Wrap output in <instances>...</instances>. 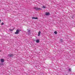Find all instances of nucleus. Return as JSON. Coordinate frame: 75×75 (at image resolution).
I'll return each instance as SVG.
<instances>
[{
	"label": "nucleus",
	"instance_id": "obj_2",
	"mask_svg": "<svg viewBox=\"0 0 75 75\" xmlns=\"http://www.w3.org/2000/svg\"><path fill=\"white\" fill-rule=\"evenodd\" d=\"M19 30H16V32L15 33V34H18L19 33Z\"/></svg>",
	"mask_w": 75,
	"mask_h": 75
},
{
	"label": "nucleus",
	"instance_id": "obj_16",
	"mask_svg": "<svg viewBox=\"0 0 75 75\" xmlns=\"http://www.w3.org/2000/svg\"><path fill=\"white\" fill-rule=\"evenodd\" d=\"M1 22V20H0V23Z\"/></svg>",
	"mask_w": 75,
	"mask_h": 75
},
{
	"label": "nucleus",
	"instance_id": "obj_11",
	"mask_svg": "<svg viewBox=\"0 0 75 75\" xmlns=\"http://www.w3.org/2000/svg\"><path fill=\"white\" fill-rule=\"evenodd\" d=\"M69 71H70V72H71V69H69Z\"/></svg>",
	"mask_w": 75,
	"mask_h": 75
},
{
	"label": "nucleus",
	"instance_id": "obj_8",
	"mask_svg": "<svg viewBox=\"0 0 75 75\" xmlns=\"http://www.w3.org/2000/svg\"><path fill=\"white\" fill-rule=\"evenodd\" d=\"M36 42L37 43H38L40 42V40H36Z\"/></svg>",
	"mask_w": 75,
	"mask_h": 75
},
{
	"label": "nucleus",
	"instance_id": "obj_12",
	"mask_svg": "<svg viewBox=\"0 0 75 75\" xmlns=\"http://www.w3.org/2000/svg\"><path fill=\"white\" fill-rule=\"evenodd\" d=\"M10 31H13V29H10Z\"/></svg>",
	"mask_w": 75,
	"mask_h": 75
},
{
	"label": "nucleus",
	"instance_id": "obj_7",
	"mask_svg": "<svg viewBox=\"0 0 75 75\" xmlns=\"http://www.w3.org/2000/svg\"><path fill=\"white\" fill-rule=\"evenodd\" d=\"M41 33V32L39 31L38 32V36H40V34Z\"/></svg>",
	"mask_w": 75,
	"mask_h": 75
},
{
	"label": "nucleus",
	"instance_id": "obj_13",
	"mask_svg": "<svg viewBox=\"0 0 75 75\" xmlns=\"http://www.w3.org/2000/svg\"><path fill=\"white\" fill-rule=\"evenodd\" d=\"M2 25H3L4 24V23L3 22H2L1 23Z\"/></svg>",
	"mask_w": 75,
	"mask_h": 75
},
{
	"label": "nucleus",
	"instance_id": "obj_17",
	"mask_svg": "<svg viewBox=\"0 0 75 75\" xmlns=\"http://www.w3.org/2000/svg\"><path fill=\"white\" fill-rule=\"evenodd\" d=\"M28 34H30L29 33Z\"/></svg>",
	"mask_w": 75,
	"mask_h": 75
},
{
	"label": "nucleus",
	"instance_id": "obj_10",
	"mask_svg": "<svg viewBox=\"0 0 75 75\" xmlns=\"http://www.w3.org/2000/svg\"><path fill=\"white\" fill-rule=\"evenodd\" d=\"M54 33L55 34H57V32L55 31L54 32Z\"/></svg>",
	"mask_w": 75,
	"mask_h": 75
},
{
	"label": "nucleus",
	"instance_id": "obj_9",
	"mask_svg": "<svg viewBox=\"0 0 75 75\" xmlns=\"http://www.w3.org/2000/svg\"><path fill=\"white\" fill-rule=\"evenodd\" d=\"M42 8H47V7L45 6H43Z\"/></svg>",
	"mask_w": 75,
	"mask_h": 75
},
{
	"label": "nucleus",
	"instance_id": "obj_4",
	"mask_svg": "<svg viewBox=\"0 0 75 75\" xmlns=\"http://www.w3.org/2000/svg\"><path fill=\"white\" fill-rule=\"evenodd\" d=\"M8 56L9 57H12L13 56V54H9Z\"/></svg>",
	"mask_w": 75,
	"mask_h": 75
},
{
	"label": "nucleus",
	"instance_id": "obj_6",
	"mask_svg": "<svg viewBox=\"0 0 75 75\" xmlns=\"http://www.w3.org/2000/svg\"><path fill=\"white\" fill-rule=\"evenodd\" d=\"M32 19H35V20H37V19H38V18L33 17H32Z\"/></svg>",
	"mask_w": 75,
	"mask_h": 75
},
{
	"label": "nucleus",
	"instance_id": "obj_14",
	"mask_svg": "<svg viewBox=\"0 0 75 75\" xmlns=\"http://www.w3.org/2000/svg\"><path fill=\"white\" fill-rule=\"evenodd\" d=\"M28 33H30V31L28 30Z\"/></svg>",
	"mask_w": 75,
	"mask_h": 75
},
{
	"label": "nucleus",
	"instance_id": "obj_1",
	"mask_svg": "<svg viewBox=\"0 0 75 75\" xmlns=\"http://www.w3.org/2000/svg\"><path fill=\"white\" fill-rule=\"evenodd\" d=\"M34 8L35 10H41V9L37 7H35Z\"/></svg>",
	"mask_w": 75,
	"mask_h": 75
},
{
	"label": "nucleus",
	"instance_id": "obj_5",
	"mask_svg": "<svg viewBox=\"0 0 75 75\" xmlns=\"http://www.w3.org/2000/svg\"><path fill=\"white\" fill-rule=\"evenodd\" d=\"M1 62H4V59H1Z\"/></svg>",
	"mask_w": 75,
	"mask_h": 75
},
{
	"label": "nucleus",
	"instance_id": "obj_3",
	"mask_svg": "<svg viewBox=\"0 0 75 75\" xmlns=\"http://www.w3.org/2000/svg\"><path fill=\"white\" fill-rule=\"evenodd\" d=\"M50 14V13L49 12H46L45 15L46 16H49V15Z\"/></svg>",
	"mask_w": 75,
	"mask_h": 75
},
{
	"label": "nucleus",
	"instance_id": "obj_15",
	"mask_svg": "<svg viewBox=\"0 0 75 75\" xmlns=\"http://www.w3.org/2000/svg\"><path fill=\"white\" fill-rule=\"evenodd\" d=\"M60 41H61L62 42V40L60 39Z\"/></svg>",
	"mask_w": 75,
	"mask_h": 75
}]
</instances>
